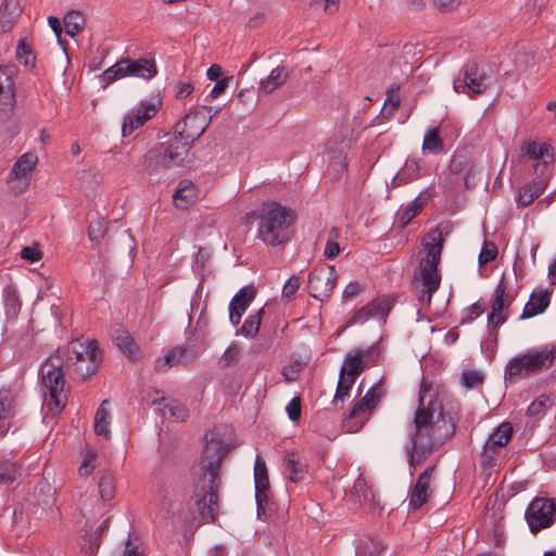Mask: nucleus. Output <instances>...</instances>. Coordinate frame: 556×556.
<instances>
[{
	"instance_id": "nucleus-12",
	"label": "nucleus",
	"mask_w": 556,
	"mask_h": 556,
	"mask_svg": "<svg viewBox=\"0 0 556 556\" xmlns=\"http://www.w3.org/2000/svg\"><path fill=\"white\" fill-rule=\"evenodd\" d=\"M379 356V349L372 345L366 350L356 349L353 353H349L344 359L343 366L340 370L341 378L353 379L364 371L367 363H376Z\"/></svg>"
},
{
	"instance_id": "nucleus-24",
	"label": "nucleus",
	"mask_w": 556,
	"mask_h": 556,
	"mask_svg": "<svg viewBox=\"0 0 556 556\" xmlns=\"http://www.w3.org/2000/svg\"><path fill=\"white\" fill-rule=\"evenodd\" d=\"M551 293L547 290L532 292L530 300L526 303L520 319L531 318L543 313L549 304Z\"/></svg>"
},
{
	"instance_id": "nucleus-59",
	"label": "nucleus",
	"mask_w": 556,
	"mask_h": 556,
	"mask_svg": "<svg viewBox=\"0 0 556 556\" xmlns=\"http://www.w3.org/2000/svg\"><path fill=\"white\" fill-rule=\"evenodd\" d=\"M287 414L292 421L299 420L301 417V400L300 397H293L286 407Z\"/></svg>"
},
{
	"instance_id": "nucleus-51",
	"label": "nucleus",
	"mask_w": 556,
	"mask_h": 556,
	"mask_svg": "<svg viewBox=\"0 0 556 556\" xmlns=\"http://www.w3.org/2000/svg\"><path fill=\"white\" fill-rule=\"evenodd\" d=\"M353 384H354L353 379L340 377L338 386H337L333 403H337L338 401H343L345 397H348L350 395V390Z\"/></svg>"
},
{
	"instance_id": "nucleus-23",
	"label": "nucleus",
	"mask_w": 556,
	"mask_h": 556,
	"mask_svg": "<svg viewBox=\"0 0 556 556\" xmlns=\"http://www.w3.org/2000/svg\"><path fill=\"white\" fill-rule=\"evenodd\" d=\"M15 66L0 67V101L5 108H12L15 103L14 75Z\"/></svg>"
},
{
	"instance_id": "nucleus-16",
	"label": "nucleus",
	"mask_w": 556,
	"mask_h": 556,
	"mask_svg": "<svg viewBox=\"0 0 556 556\" xmlns=\"http://www.w3.org/2000/svg\"><path fill=\"white\" fill-rule=\"evenodd\" d=\"M507 285L502 278L495 288V298L492 303V312L488 317V327L490 332L495 333L497 328L506 321L503 309L513 302V296L506 293Z\"/></svg>"
},
{
	"instance_id": "nucleus-31",
	"label": "nucleus",
	"mask_w": 556,
	"mask_h": 556,
	"mask_svg": "<svg viewBox=\"0 0 556 556\" xmlns=\"http://www.w3.org/2000/svg\"><path fill=\"white\" fill-rule=\"evenodd\" d=\"M109 400L102 401L94 416V431L98 435L110 438V412L108 408Z\"/></svg>"
},
{
	"instance_id": "nucleus-29",
	"label": "nucleus",
	"mask_w": 556,
	"mask_h": 556,
	"mask_svg": "<svg viewBox=\"0 0 556 556\" xmlns=\"http://www.w3.org/2000/svg\"><path fill=\"white\" fill-rule=\"evenodd\" d=\"M283 467L286 476L292 482H299L304 479L306 465L300 459L298 454L288 452L283 456Z\"/></svg>"
},
{
	"instance_id": "nucleus-55",
	"label": "nucleus",
	"mask_w": 556,
	"mask_h": 556,
	"mask_svg": "<svg viewBox=\"0 0 556 556\" xmlns=\"http://www.w3.org/2000/svg\"><path fill=\"white\" fill-rule=\"evenodd\" d=\"M399 87L395 89H391L387 92V99L384 101V110H387L390 106L389 114L394 113L400 104H401V97L399 94Z\"/></svg>"
},
{
	"instance_id": "nucleus-44",
	"label": "nucleus",
	"mask_w": 556,
	"mask_h": 556,
	"mask_svg": "<svg viewBox=\"0 0 556 556\" xmlns=\"http://www.w3.org/2000/svg\"><path fill=\"white\" fill-rule=\"evenodd\" d=\"M16 59L25 66H34L35 58L29 45L25 39H21L16 47Z\"/></svg>"
},
{
	"instance_id": "nucleus-18",
	"label": "nucleus",
	"mask_w": 556,
	"mask_h": 556,
	"mask_svg": "<svg viewBox=\"0 0 556 556\" xmlns=\"http://www.w3.org/2000/svg\"><path fill=\"white\" fill-rule=\"evenodd\" d=\"M198 356V352L194 349L177 346L169 351L164 358L155 362V369L157 371H166L168 367L187 366L193 363Z\"/></svg>"
},
{
	"instance_id": "nucleus-40",
	"label": "nucleus",
	"mask_w": 556,
	"mask_h": 556,
	"mask_svg": "<svg viewBox=\"0 0 556 556\" xmlns=\"http://www.w3.org/2000/svg\"><path fill=\"white\" fill-rule=\"evenodd\" d=\"M255 488L269 489V480L265 462L257 456L254 465Z\"/></svg>"
},
{
	"instance_id": "nucleus-30",
	"label": "nucleus",
	"mask_w": 556,
	"mask_h": 556,
	"mask_svg": "<svg viewBox=\"0 0 556 556\" xmlns=\"http://www.w3.org/2000/svg\"><path fill=\"white\" fill-rule=\"evenodd\" d=\"M545 186L541 181H533L520 188L516 202L519 206L526 207L538 199L544 191Z\"/></svg>"
},
{
	"instance_id": "nucleus-25",
	"label": "nucleus",
	"mask_w": 556,
	"mask_h": 556,
	"mask_svg": "<svg viewBox=\"0 0 556 556\" xmlns=\"http://www.w3.org/2000/svg\"><path fill=\"white\" fill-rule=\"evenodd\" d=\"M127 70L130 73V76L142 78L146 80L154 78L157 74V66L154 59H128Z\"/></svg>"
},
{
	"instance_id": "nucleus-48",
	"label": "nucleus",
	"mask_w": 556,
	"mask_h": 556,
	"mask_svg": "<svg viewBox=\"0 0 556 556\" xmlns=\"http://www.w3.org/2000/svg\"><path fill=\"white\" fill-rule=\"evenodd\" d=\"M497 253H498V251H497V247L495 245V243H493L491 241H484L483 247L479 254L480 266H483V265L492 262L493 260H495L497 256Z\"/></svg>"
},
{
	"instance_id": "nucleus-64",
	"label": "nucleus",
	"mask_w": 556,
	"mask_h": 556,
	"mask_svg": "<svg viewBox=\"0 0 556 556\" xmlns=\"http://www.w3.org/2000/svg\"><path fill=\"white\" fill-rule=\"evenodd\" d=\"M229 81H230V77H224L222 79L216 80V84L212 88L208 97L211 99H216L217 97H219L227 89Z\"/></svg>"
},
{
	"instance_id": "nucleus-35",
	"label": "nucleus",
	"mask_w": 556,
	"mask_h": 556,
	"mask_svg": "<svg viewBox=\"0 0 556 556\" xmlns=\"http://www.w3.org/2000/svg\"><path fill=\"white\" fill-rule=\"evenodd\" d=\"M128 67V58L122 59L116 62L114 65L110 66L102 74V80L106 84H111L117 79L130 76V73L127 70Z\"/></svg>"
},
{
	"instance_id": "nucleus-27",
	"label": "nucleus",
	"mask_w": 556,
	"mask_h": 556,
	"mask_svg": "<svg viewBox=\"0 0 556 556\" xmlns=\"http://www.w3.org/2000/svg\"><path fill=\"white\" fill-rule=\"evenodd\" d=\"M421 162L417 159L406 160L402 169L393 177L392 186L400 187L420 178Z\"/></svg>"
},
{
	"instance_id": "nucleus-15",
	"label": "nucleus",
	"mask_w": 556,
	"mask_h": 556,
	"mask_svg": "<svg viewBox=\"0 0 556 556\" xmlns=\"http://www.w3.org/2000/svg\"><path fill=\"white\" fill-rule=\"evenodd\" d=\"M378 402L375 388H370L361 401H358L350 410L346 420L344 421V428L348 432L358 431L366 420L368 419L371 410L375 408Z\"/></svg>"
},
{
	"instance_id": "nucleus-46",
	"label": "nucleus",
	"mask_w": 556,
	"mask_h": 556,
	"mask_svg": "<svg viewBox=\"0 0 556 556\" xmlns=\"http://www.w3.org/2000/svg\"><path fill=\"white\" fill-rule=\"evenodd\" d=\"M240 352H241V349L238 344L233 343V344L229 345L226 349V351L223 353V355L219 359V364L223 367L233 366L235 364H237V362L239 359Z\"/></svg>"
},
{
	"instance_id": "nucleus-58",
	"label": "nucleus",
	"mask_w": 556,
	"mask_h": 556,
	"mask_svg": "<svg viewBox=\"0 0 556 556\" xmlns=\"http://www.w3.org/2000/svg\"><path fill=\"white\" fill-rule=\"evenodd\" d=\"M353 490L355 493H362V496H358L359 503L371 501V492L368 490L366 482L363 479H357V481L354 483Z\"/></svg>"
},
{
	"instance_id": "nucleus-21",
	"label": "nucleus",
	"mask_w": 556,
	"mask_h": 556,
	"mask_svg": "<svg viewBox=\"0 0 556 556\" xmlns=\"http://www.w3.org/2000/svg\"><path fill=\"white\" fill-rule=\"evenodd\" d=\"M433 468H427L424 470L410 492L409 506L414 509H419L425 503H427L432 490L430 488Z\"/></svg>"
},
{
	"instance_id": "nucleus-61",
	"label": "nucleus",
	"mask_w": 556,
	"mask_h": 556,
	"mask_svg": "<svg viewBox=\"0 0 556 556\" xmlns=\"http://www.w3.org/2000/svg\"><path fill=\"white\" fill-rule=\"evenodd\" d=\"M118 348L123 351V353L125 355H127V357L129 358H132L135 357L136 355V345L134 343V340L131 337L129 336H125L124 338L121 339V341L118 342Z\"/></svg>"
},
{
	"instance_id": "nucleus-49",
	"label": "nucleus",
	"mask_w": 556,
	"mask_h": 556,
	"mask_svg": "<svg viewBox=\"0 0 556 556\" xmlns=\"http://www.w3.org/2000/svg\"><path fill=\"white\" fill-rule=\"evenodd\" d=\"M339 237V229L337 227H333L329 232V239L326 243L324 255L327 258H333L336 257L340 252V247L336 242V239Z\"/></svg>"
},
{
	"instance_id": "nucleus-14",
	"label": "nucleus",
	"mask_w": 556,
	"mask_h": 556,
	"mask_svg": "<svg viewBox=\"0 0 556 556\" xmlns=\"http://www.w3.org/2000/svg\"><path fill=\"white\" fill-rule=\"evenodd\" d=\"M37 162V155L31 152L24 153L17 159L8 179L14 193H22L28 187L30 173L36 168Z\"/></svg>"
},
{
	"instance_id": "nucleus-41",
	"label": "nucleus",
	"mask_w": 556,
	"mask_h": 556,
	"mask_svg": "<svg viewBox=\"0 0 556 556\" xmlns=\"http://www.w3.org/2000/svg\"><path fill=\"white\" fill-rule=\"evenodd\" d=\"M21 476V468L9 460L0 462V482L12 483Z\"/></svg>"
},
{
	"instance_id": "nucleus-53",
	"label": "nucleus",
	"mask_w": 556,
	"mask_h": 556,
	"mask_svg": "<svg viewBox=\"0 0 556 556\" xmlns=\"http://www.w3.org/2000/svg\"><path fill=\"white\" fill-rule=\"evenodd\" d=\"M300 288V278L296 276H291L282 288V299L287 301H291L294 294L298 292Z\"/></svg>"
},
{
	"instance_id": "nucleus-45",
	"label": "nucleus",
	"mask_w": 556,
	"mask_h": 556,
	"mask_svg": "<svg viewBox=\"0 0 556 556\" xmlns=\"http://www.w3.org/2000/svg\"><path fill=\"white\" fill-rule=\"evenodd\" d=\"M106 232L105 223L102 218L92 220L88 228V237L91 242L99 243Z\"/></svg>"
},
{
	"instance_id": "nucleus-1",
	"label": "nucleus",
	"mask_w": 556,
	"mask_h": 556,
	"mask_svg": "<svg viewBox=\"0 0 556 556\" xmlns=\"http://www.w3.org/2000/svg\"><path fill=\"white\" fill-rule=\"evenodd\" d=\"M99 363V349L93 340H74L47 358L40 367V383L45 395L42 408L47 414L58 416L67 403L65 375L85 381L98 370Z\"/></svg>"
},
{
	"instance_id": "nucleus-8",
	"label": "nucleus",
	"mask_w": 556,
	"mask_h": 556,
	"mask_svg": "<svg viewBox=\"0 0 556 556\" xmlns=\"http://www.w3.org/2000/svg\"><path fill=\"white\" fill-rule=\"evenodd\" d=\"M211 121L212 115L206 116L202 111L190 112L176 124L173 138L186 143L188 154L191 144L204 134Z\"/></svg>"
},
{
	"instance_id": "nucleus-52",
	"label": "nucleus",
	"mask_w": 556,
	"mask_h": 556,
	"mask_svg": "<svg viewBox=\"0 0 556 556\" xmlns=\"http://www.w3.org/2000/svg\"><path fill=\"white\" fill-rule=\"evenodd\" d=\"M462 382L468 389L476 388L477 386L482 384L483 375L480 371L475 370L464 371L462 375Z\"/></svg>"
},
{
	"instance_id": "nucleus-11",
	"label": "nucleus",
	"mask_w": 556,
	"mask_h": 556,
	"mask_svg": "<svg viewBox=\"0 0 556 556\" xmlns=\"http://www.w3.org/2000/svg\"><path fill=\"white\" fill-rule=\"evenodd\" d=\"M393 307V299L390 295H380L357 309L348 323V326L364 325L369 319H378L386 323Z\"/></svg>"
},
{
	"instance_id": "nucleus-33",
	"label": "nucleus",
	"mask_w": 556,
	"mask_h": 556,
	"mask_svg": "<svg viewBox=\"0 0 556 556\" xmlns=\"http://www.w3.org/2000/svg\"><path fill=\"white\" fill-rule=\"evenodd\" d=\"M160 410L164 418L172 419L177 422L185 421L189 417L188 408L176 401H170Z\"/></svg>"
},
{
	"instance_id": "nucleus-39",
	"label": "nucleus",
	"mask_w": 556,
	"mask_h": 556,
	"mask_svg": "<svg viewBox=\"0 0 556 556\" xmlns=\"http://www.w3.org/2000/svg\"><path fill=\"white\" fill-rule=\"evenodd\" d=\"M254 296L255 293L251 287H244L240 289V291L236 293L235 296L231 299V301H236L233 307L236 308L237 312L240 313V315H243V313L245 312Z\"/></svg>"
},
{
	"instance_id": "nucleus-2",
	"label": "nucleus",
	"mask_w": 556,
	"mask_h": 556,
	"mask_svg": "<svg viewBox=\"0 0 556 556\" xmlns=\"http://www.w3.org/2000/svg\"><path fill=\"white\" fill-rule=\"evenodd\" d=\"M418 402L413 430L409 432L408 463L414 468L456 431L455 417L444 412L438 394L425 379L420 383Z\"/></svg>"
},
{
	"instance_id": "nucleus-13",
	"label": "nucleus",
	"mask_w": 556,
	"mask_h": 556,
	"mask_svg": "<svg viewBox=\"0 0 556 556\" xmlns=\"http://www.w3.org/2000/svg\"><path fill=\"white\" fill-rule=\"evenodd\" d=\"M463 75V78L458 77L453 83L457 93L466 92V89L473 93H482L489 87V76L475 62L464 66Z\"/></svg>"
},
{
	"instance_id": "nucleus-54",
	"label": "nucleus",
	"mask_w": 556,
	"mask_h": 556,
	"mask_svg": "<svg viewBox=\"0 0 556 556\" xmlns=\"http://www.w3.org/2000/svg\"><path fill=\"white\" fill-rule=\"evenodd\" d=\"M302 367L303 366L300 362H294L285 366L281 375L283 376L286 382L290 383L298 380Z\"/></svg>"
},
{
	"instance_id": "nucleus-17",
	"label": "nucleus",
	"mask_w": 556,
	"mask_h": 556,
	"mask_svg": "<svg viewBox=\"0 0 556 556\" xmlns=\"http://www.w3.org/2000/svg\"><path fill=\"white\" fill-rule=\"evenodd\" d=\"M157 105L150 101H142L139 108L130 111L125 117L122 125L123 137L130 136L136 129L143 126L157 113Z\"/></svg>"
},
{
	"instance_id": "nucleus-38",
	"label": "nucleus",
	"mask_w": 556,
	"mask_h": 556,
	"mask_svg": "<svg viewBox=\"0 0 556 556\" xmlns=\"http://www.w3.org/2000/svg\"><path fill=\"white\" fill-rule=\"evenodd\" d=\"M522 152L533 160H541L545 155H551L549 151H552V147L548 144H540L534 141L526 142L522 147Z\"/></svg>"
},
{
	"instance_id": "nucleus-34",
	"label": "nucleus",
	"mask_w": 556,
	"mask_h": 556,
	"mask_svg": "<svg viewBox=\"0 0 556 556\" xmlns=\"http://www.w3.org/2000/svg\"><path fill=\"white\" fill-rule=\"evenodd\" d=\"M263 314L264 308H260L256 313L249 315L238 333L249 339L254 338L258 333Z\"/></svg>"
},
{
	"instance_id": "nucleus-19",
	"label": "nucleus",
	"mask_w": 556,
	"mask_h": 556,
	"mask_svg": "<svg viewBox=\"0 0 556 556\" xmlns=\"http://www.w3.org/2000/svg\"><path fill=\"white\" fill-rule=\"evenodd\" d=\"M513 426L510 422H502L489 437L483 445L482 456L491 462L498 448L504 447L510 440Z\"/></svg>"
},
{
	"instance_id": "nucleus-43",
	"label": "nucleus",
	"mask_w": 556,
	"mask_h": 556,
	"mask_svg": "<svg viewBox=\"0 0 556 556\" xmlns=\"http://www.w3.org/2000/svg\"><path fill=\"white\" fill-rule=\"evenodd\" d=\"M381 551L382 546L368 538L361 541L356 548V556H379Z\"/></svg>"
},
{
	"instance_id": "nucleus-26",
	"label": "nucleus",
	"mask_w": 556,
	"mask_h": 556,
	"mask_svg": "<svg viewBox=\"0 0 556 556\" xmlns=\"http://www.w3.org/2000/svg\"><path fill=\"white\" fill-rule=\"evenodd\" d=\"M21 13L18 0H3L0 7V31H10Z\"/></svg>"
},
{
	"instance_id": "nucleus-56",
	"label": "nucleus",
	"mask_w": 556,
	"mask_h": 556,
	"mask_svg": "<svg viewBox=\"0 0 556 556\" xmlns=\"http://www.w3.org/2000/svg\"><path fill=\"white\" fill-rule=\"evenodd\" d=\"M468 164H469L468 159L465 154L456 153L452 157V161L450 164V169H451V172H453L455 174H459L468 167Z\"/></svg>"
},
{
	"instance_id": "nucleus-50",
	"label": "nucleus",
	"mask_w": 556,
	"mask_h": 556,
	"mask_svg": "<svg viewBox=\"0 0 556 556\" xmlns=\"http://www.w3.org/2000/svg\"><path fill=\"white\" fill-rule=\"evenodd\" d=\"M308 4L316 9L323 10L325 13L333 14L339 10L340 0H306Z\"/></svg>"
},
{
	"instance_id": "nucleus-60",
	"label": "nucleus",
	"mask_w": 556,
	"mask_h": 556,
	"mask_svg": "<svg viewBox=\"0 0 556 556\" xmlns=\"http://www.w3.org/2000/svg\"><path fill=\"white\" fill-rule=\"evenodd\" d=\"M421 210V204H417L416 201L407 208H405L400 217V222L405 227Z\"/></svg>"
},
{
	"instance_id": "nucleus-22",
	"label": "nucleus",
	"mask_w": 556,
	"mask_h": 556,
	"mask_svg": "<svg viewBox=\"0 0 556 556\" xmlns=\"http://www.w3.org/2000/svg\"><path fill=\"white\" fill-rule=\"evenodd\" d=\"M200 197L199 188L191 180L184 179L179 181L174 194L173 201L177 208L186 210L198 201Z\"/></svg>"
},
{
	"instance_id": "nucleus-4",
	"label": "nucleus",
	"mask_w": 556,
	"mask_h": 556,
	"mask_svg": "<svg viewBox=\"0 0 556 556\" xmlns=\"http://www.w3.org/2000/svg\"><path fill=\"white\" fill-rule=\"evenodd\" d=\"M443 237L439 228L430 230L424 239L422 245L426 255L420 258L416 279L421 283L419 301L429 305L433 293L439 289L441 276L438 266L443 249Z\"/></svg>"
},
{
	"instance_id": "nucleus-37",
	"label": "nucleus",
	"mask_w": 556,
	"mask_h": 556,
	"mask_svg": "<svg viewBox=\"0 0 556 556\" xmlns=\"http://www.w3.org/2000/svg\"><path fill=\"white\" fill-rule=\"evenodd\" d=\"M98 492L103 501H111L115 496V480L112 475L105 472L98 483Z\"/></svg>"
},
{
	"instance_id": "nucleus-63",
	"label": "nucleus",
	"mask_w": 556,
	"mask_h": 556,
	"mask_svg": "<svg viewBox=\"0 0 556 556\" xmlns=\"http://www.w3.org/2000/svg\"><path fill=\"white\" fill-rule=\"evenodd\" d=\"M193 91L190 83L178 81L175 87V97L179 100L188 98Z\"/></svg>"
},
{
	"instance_id": "nucleus-3",
	"label": "nucleus",
	"mask_w": 556,
	"mask_h": 556,
	"mask_svg": "<svg viewBox=\"0 0 556 556\" xmlns=\"http://www.w3.org/2000/svg\"><path fill=\"white\" fill-rule=\"evenodd\" d=\"M224 456L222 443L211 441L205 445L200 463L192 469V502L204 523L213 522L218 514V475Z\"/></svg>"
},
{
	"instance_id": "nucleus-42",
	"label": "nucleus",
	"mask_w": 556,
	"mask_h": 556,
	"mask_svg": "<svg viewBox=\"0 0 556 556\" xmlns=\"http://www.w3.org/2000/svg\"><path fill=\"white\" fill-rule=\"evenodd\" d=\"M549 405V397L541 395L529 405L527 414L535 419H541L545 415Z\"/></svg>"
},
{
	"instance_id": "nucleus-47",
	"label": "nucleus",
	"mask_w": 556,
	"mask_h": 556,
	"mask_svg": "<svg viewBox=\"0 0 556 556\" xmlns=\"http://www.w3.org/2000/svg\"><path fill=\"white\" fill-rule=\"evenodd\" d=\"M108 528V520L103 521L102 525H100L97 529V531L92 534H90L88 541L89 545L86 548V556H94L100 547V534L102 531H104Z\"/></svg>"
},
{
	"instance_id": "nucleus-57",
	"label": "nucleus",
	"mask_w": 556,
	"mask_h": 556,
	"mask_svg": "<svg viewBox=\"0 0 556 556\" xmlns=\"http://www.w3.org/2000/svg\"><path fill=\"white\" fill-rule=\"evenodd\" d=\"M535 64V55L531 52L516 56V66L519 71L526 72Z\"/></svg>"
},
{
	"instance_id": "nucleus-7",
	"label": "nucleus",
	"mask_w": 556,
	"mask_h": 556,
	"mask_svg": "<svg viewBox=\"0 0 556 556\" xmlns=\"http://www.w3.org/2000/svg\"><path fill=\"white\" fill-rule=\"evenodd\" d=\"M187 155L186 143L172 138L148 150L143 155L141 166L149 175L159 174L170 167L181 165Z\"/></svg>"
},
{
	"instance_id": "nucleus-5",
	"label": "nucleus",
	"mask_w": 556,
	"mask_h": 556,
	"mask_svg": "<svg viewBox=\"0 0 556 556\" xmlns=\"http://www.w3.org/2000/svg\"><path fill=\"white\" fill-rule=\"evenodd\" d=\"M257 219V238L266 245L276 247L290 240L289 229L296 214L278 202H270L263 205Z\"/></svg>"
},
{
	"instance_id": "nucleus-36",
	"label": "nucleus",
	"mask_w": 556,
	"mask_h": 556,
	"mask_svg": "<svg viewBox=\"0 0 556 556\" xmlns=\"http://www.w3.org/2000/svg\"><path fill=\"white\" fill-rule=\"evenodd\" d=\"M64 25L66 34L71 37H75L83 31L85 26V17L79 11H70L64 16Z\"/></svg>"
},
{
	"instance_id": "nucleus-10",
	"label": "nucleus",
	"mask_w": 556,
	"mask_h": 556,
	"mask_svg": "<svg viewBox=\"0 0 556 556\" xmlns=\"http://www.w3.org/2000/svg\"><path fill=\"white\" fill-rule=\"evenodd\" d=\"M338 274L334 266L321 264L308 275L309 294L320 301L328 299L337 283Z\"/></svg>"
},
{
	"instance_id": "nucleus-6",
	"label": "nucleus",
	"mask_w": 556,
	"mask_h": 556,
	"mask_svg": "<svg viewBox=\"0 0 556 556\" xmlns=\"http://www.w3.org/2000/svg\"><path fill=\"white\" fill-rule=\"evenodd\" d=\"M555 361L556 345L531 349L508 362L505 369V380L514 383L518 379L541 374L552 368Z\"/></svg>"
},
{
	"instance_id": "nucleus-62",
	"label": "nucleus",
	"mask_w": 556,
	"mask_h": 556,
	"mask_svg": "<svg viewBox=\"0 0 556 556\" xmlns=\"http://www.w3.org/2000/svg\"><path fill=\"white\" fill-rule=\"evenodd\" d=\"M21 257L30 263H35V262H38L42 257V253L36 247H25L21 251Z\"/></svg>"
},
{
	"instance_id": "nucleus-20",
	"label": "nucleus",
	"mask_w": 556,
	"mask_h": 556,
	"mask_svg": "<svg viewBox=\"0 0 556 556\" xmlns=\"http://www.w3.org/2000/svg\"><path fill=\"white\" fill-rule=\"evenodd\" d=\"M17 393L11 388L0 389V438H3L10 426L8 420L16 413Z\"/></svg>"
},
{
	"instance_id": "nucleus-32",
	"label": "nucleus",
	"mask_w": 556,
	"mask_h": 556,
	"mask_svg": "<svg viewBox=\"0 0 556 556\" xmlns=\"http://www.w3.org/2000/svg\"><path fill=\"white\" fill-rule=\"evenodd\" d=\"M444 151V142L440 137L439 127L431 128L428 130L424 137L422 141V152L439 154Z\"/></svg>"
},
{
	"instance_id": "nucleus-28",
	"label": "nucleus",
	"mask_w": 556,
	"mask_h": 556,
	"mask_svg": "<svg viewBox=\"0 0 556 556\" xmlns=\"http://www.w3.org/2000/svg\"><path fill=\"white\" fill-rule=\"evenodd\" d=\"M290 76V71L286 66H277L271 70L269 75L260 81V90L264 93H271L285 85Z\"/></svg>"
},
{
	"instance_id": "nucleus-9",
	"label": "nucleus",
	"mask_w": 556,
	"mask_h": 556,
	"mask_svg": "<svg viewBox=\"0 0 556 556\" xmlns=\"http://www.w3.org/2000/svg\"><path fill=\"white\" fill-rule=\"evenodd\" d=\"M556 519V504L551 498L536 497L526 510V520L532 533L551 527Z\"/></svg>"
}]
</instances>
